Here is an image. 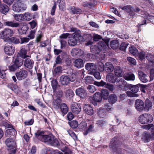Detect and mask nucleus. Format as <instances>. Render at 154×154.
<instances>
[{
    "label": "nucleus",
    "instance_id": "nucleus-1",
    "mask_svg": "<svg viewBox=\"0 0 154 154\" xmlns=\"http://www.w3.org/2000/svg\"><path fill=\"white\" fill-rule=\"evenodd\" d=\"M43 134V132L40 131H38L35 133V137L38 139L43 142L50 144L53 135L51 134L46 135Z\"/></svg>",
    "mask_w": 154,
    "mask_h": 154
},
{
    "label": "nucleus",
    "instance_id": "nucleus-2",
    "mask_svg": "<svg viewBox=\"0 0 154 154\" xmlns=\"http://www.w3.org/2000/svg\"><path fill=\"white\" fill-rule=\"evenodd\" d=\"M153 117L151 114L145 113L140 115L139 117V121L142 124H147L153 121Z\"/></svg>",
    "mask_w": 154,
    "mask_h": 154
},
{
    "label": "nucleus",
    "instance_id": "nucleus-3",
    "mask_svg": "<svg viewBox=\"0 0 154 154\" xmlns=\"http://www.w3.org/2000/svg\"><path fill=\"white\" fill-rule=\"evenodd\" d=\"M14 33L12 29L9 28H5L1 32L0 36L2 38L6 41L10 39V37L13 35Z\"/></svg>",
    "mask_w": 154,
    "mask_h": 154
},
{
    "label": "nucleus",
    "instance_id": "nucleus-4",
    "mask_svg": "<svg viewBox=\"0 0 154 154\" xmlns=\"http://www.w3.org/2000/svg\"><path fill=\"white\" fill-rule=\"evenodd\" d=\"M117 142V137H114L111 140L109 146L114 153L120 154L121 152V149L119 148Z\"/></svg>",
    "mask_w": 154,
    "mask_h": 154
},
{
    "label": "nucleus",
    "instance_id": "nucleus-5",
    "mask_svg": "<svg viewBox=\"0 0 154 154\" xmlns=\"http://www.w3.org/2000/svg\"><path fill=\"white\" fill-rule=\"evenodd\" d=\"M5 143L7 146L9 148L8 150H11V152L14 154L16 150L14 139L12 138H8L6 140Z\"/></svg>",
    "mask_w": 154,
    "mask_h": 154
},
{
    "label": "nucleus",
    "instance_id": "nucleus-6",
    "mask_svg": "<svg viewBox=\"0 0 154 154\" xmlns=\"http://www.w3.org/2000/svg\"><path fill=\"white\" fill-rule=\"evenodd\" d=\"M26 9V7L24 6L23 4L20 2V0H18L17 2L14 3L12 6V9L15 12H20Z\"/></svg>",
    "mask_w": 154,
    "mask_h": 154
},
{
    "label": "nucleus",
    "instance_id": "nucleus-7",
    "mask_svg": "<svg viewBox=\"0 0 154 154\" xmlns=\"http://www.w3.org/2000/svg\"><path fill=\"white\" fill-rule=\"evenodd\" d=\"M4 51L8 55H12L15 51V48L11 44H6L5 45Z\"/></svg>",
    "mask_w": 154,
    "mask_h": 154
},
{
    "label": "nucleus",
    "instance_id": "nucleus-8",
    "mask_svg": "<svg viewBox=\"0 0 154 154\" xmlns=\"http://www.w3.org/2000/svg\"><path fill=\"white\" fill-rule=\"evenodd\" d=\"M76 94L82 98H85L87 95L86 90L83 87L79 88L75 90Z\"/></svg>",
    "mask_w": 154,
    "mask_h": 154
},
{
    "label": "nucleus",
    "instance_id": "nucleus-9",
    "mask_svg": "<svg viewBox=\"0 0 154 154\" xmlns=\"http://www.w3.org/2000/svg\"><path fill=\"white\" fill-rule=\"evenodd\" d=\"M121 8L124 11L129 13V18L133 17L135 14V13L133 12L134 8L130 5L125 6Z\"/></svg>",
    "mask_w": 154,
    "mask_h": 154
},
{
    "label": "nucleus",
    "instance_id": "nucleus-10",
    "mask_svg": "<svg viewBox=\"0 0 154 154\" xmlns=\"http://www.w3.org/2000/svg\"><path fill=\"white\" fill-rule=\"evenodd\" d=\"M144 103L140 99H138L135 101V107L136 109L139 112H142L144 109Z\"/></svg>",
    "mask_w": 154,
    "mask_h": 154
},
{
    "label": "nucleus",
    "instance_id": "nucleus-11",
    "mask_svg": "<svg viewBox=\"0 0 154 154\" xmlns=\"http://www.w3.org/2000/svg\"><path fill=\"white\" fill-rule=\"evenodd\" d=\"M72 112L75 114H78L81 111V105L77 103H73L71 106Z\"/></svg>",
    "mask_w": 154,
    "mask_h": 154
},
{
    "label": "nucleus",
    "instance_id": "nucleus-12",
    "mask_svg": "<svg viewBox=\"0 0 154 154\" xmlns=\"http://www.w3.org/2000/svg\"><path fill=\"white\" fill-rule=\"evenodd\" d=\"M23 65L26 68L31 69L33 67L34 64L33 61L29 57L24 58Z\"/></svg>",
    "mask_w": 154,
    "mask_h": 154
},
{
    "label": "nucleus",
    "instance_id": "nucleus-13",
    "mask_svg": "<svg viewBox=\"0 0 154 154\" xmlns=\"http://www.w3.org/2000/svg\"><path fill=\"white\" fill-rule=\"evenodd\" d=\"M27 74L26 71L22 70L16 73V75L17 79L19 80H21L26 78L27 75Z\"/></svg>",
    "mask_w": 154,
    "mask_h": 154
},
{
    "label": "nucleus",
    "instance_id": "nucleus-14",
    "mask_svg": "<svg viewBox=\"0 0 154 154\" xmlns=\"http://www.w3.org/2000/svg\"><path fill=\"white\" fill-rule=\"evenodd\" d=\"M71 53L72 56L74 57L77 56L80 57L83 55L84 54V52L83 50L77 48H74L72 49Z\"/></svg>",
    "mask_w": 154,
    "mask_h": 154
},
{
    "label": "nucleus",
    "instance_id": "nucleus-15",
    "mask_svg": "<svg viewBox=\"0 0 154 154\" xmlns=\"http://www.w3.org/2000/svg\"><path fill=\"white\" fill-rule=\"evenodd\" d=\"M84 111L85 113L89 115L93 114L94 110L91 106L88 104H85L83 107Z\"/></svg>",
    "mask_w": 154,
    "mask_h": 154
},
{
    "label": "nucleus",
    "instance_id": "nucleus-16",
    "mask_svg": "<svg viewBox=\"0 0 154 154\" xmlns=\"http://www.w3.org/2000/svg\"><path fill=\"white\" fill-rule=\"evenodd\" d=\"M152 102L149 99H147L145 100L144 104V110L148 112L152 109Z\"/></svg>",
    "mask_w": 154,
    "mask_h": 154
},
{
    "label": "nucleus",
    "instance_id": "nucleus-17",
    "mask_svg": "<svg viewBox=\"0 0 154 154\" xmlns=\"http://www.w3.org/2000/svg\"><path fill=\"white\" fill-rule=\"evenodd\" d=\"M4 24L5 26L13 28L18 27L20 26V23H19L9 21H4Z\"/></svg>",
    "mask_w": 154,
    "mask_h": 154
},
{
    "label": "nucleus",
    "instance_id": "nucleus-18",
    "mask_svg": "<svg viewBox=\"0 0 154 154\" xmlns=\"http://www.w3.org/2000/svg\"><path fill=\"white\" fill-rule=\"evenodd\" d=\"M85 68L88 71L94 72L96 69V66L94 63H88L85 65Z\"/></svg>",
    "mask_w": 154,
    "mask_h": 154
},
{
    "label": "nucleus",
    "instance_id": "nucleus-19",
    "mask_svg": "<svg viewBox=\"0 0 154 154\" xmlns=\"http://www.w3.org/2000/svg\"><path fill=\"white\" fill-rule=\"evenodd\" d=\"M114 67L113 65L111 63L106 62L104 65V70L107 72L110 73L114 69Z\"/></svg>",
    "mask_w": 154,
    "mask_h": 154
},
{
    "label": "nucleus",
    "instance_id": "nucleus-20",
    "mask_svg": "<svg viewBox=\"0 0 154 154\" xmlns=\"http://www.w3.org/2000/svg\"><path fill=\"white\" fill-rule=\"evenodd\" d=\"M141 14L143 15V16L142 17L144 18V20L143 22L140 24V25H143L144 24H146V19H148L149 20L153 19L154 17L153 16L149 15L146 12H142V13L140 14Z\"/></svg>",
    "mask_w": 154,
    "mask_h": 154
},
{
    "label": "nucleus",
    "instance_id": "nucleus-21",
    "mask_svg": "<svg viewBox=\"0 0 154 154\" xmlns=\"http://www.w3.org/2000/svg\"><path fill=\"white\" fill-rule=\"evenodd\" d=\"M60 81L61 84L63 85H67L70 83L67 75L61 76L60 78Z\"/></svg>",
    "mask_w": 154,
    "mask_h": 154
},
{
    "label": "nucleus",
    "instance_id": "nucleus-22",
    "mask_svg": "<svg viewBox=\"0 0 154 154\" xmlns=\"http://www.w3.org/2000/svg\"><path fill=\"white\" fill-rule=\"evenodd\" d=\"M124 78L126 80L134 81L135 80V75L132 73H126L123 75Z\"/></svg>",
    "mask_w": 154,
    "mask_h": 154
},
{
    "label": "nucleus",
    "instance_id": "nucleus-23",
    "mask_svg": "<svg viewBox=\"0 0 154 154\" xmlns=\"http://www.w3.org/2000/svg\"><path fill=\"white\" fill-rule=\"evenodd\" d=\"M141 127L146 130L149 131L152 134H154V125L153 124L143 125Z\"/></svg>",
    "mask_w": 154,
    "mask_h": 154
},
{
    "label": "nucleus",
    "instance_id": "nucleus-24",
    "mask_svg": "<svg viewBox=\"0 0 154 154\" xmlns=\"http://www.w3.org/2000/svg\"><path fill=\"white\" fill-rule=\"evenodd\" d=\"M96 1L92 0L89 2H83L82 3V5L84 7H88L91 8L96 4Z\"/></svg>",
    "mask_w": 154,
    "mask_h": 154
},
{
    "label": "nucleus",
    "instance_id": "nucleus-25",
    "mask_svg": "<svg viewBox=\"0 0 154 154\" xmlns=\"http://www.w3.org/2000/svg\"><path fill=\"white\" fill-rule=\"evenodd\" d=\"M74 66L78 68H81L84 66V63L82 60L78 59L75 60L74 62Z\"/></svg>",
    "mask_w": 154,
    "mask_h": 154
},
{
    "label": "nucleus",
    "instance_id": "nucleus-26",
    "mask_svg": "<svg viewBox=\"0 0 154 154\" xmlns=\"http://www.w3.org/2000/svg\"><path fill=\"white\" fill-rule=\"evenodd\" d=\"M53 94L54 96L57 98H60L63 96V92L61 89L57 88L55 91H53Z\"/></svg>",
    "mask_w": 154,
    "mask_h": 154
},
{
    "label": "nucleus",
    "instance_id": "nucleus-27",
    "mask_svg": "<svg viewBox=\"0 0 154 154\" xmlns=\"http://www.w3.org/2000/svg\"><path fill=\"white\" fill-rule=\"evenodd\" d=\"M138 74L140 80L143 82H146L148 81L147 79L148 77L141 71H138Z\"/></svg>",
    "mask_w": 154,
    "mask_h": 154
},
{
    "label": "nucleus",
    "instance_id": "nucleus-28",
    "mask_svg": "<svg viewBox=\"0 0 154 154\" xmlns=\"http://www.w3.org/2000/svg\"><path fill=\"white\" fill-rule=\"evenodd\" d=\"M114 72L115 75L118 77H122L123 75L122 69L119 66H116L114 69Z\"/></svg>",
    "mask_w": 154,
    "mask_h": 154
},
{
    "label": "nucleus",
    "instance_id": "nucleus-29",
    "mask_svg": "<svg viewBox=\"0 0 154 154\" xmlns=\"http://www.w3.org/2000/svg\"><path fill=\"white\" fill-rule=\"evenodd\" d=\"M61 102L60 98H57V99L54 100L53 103L54 108L56 109H58L60 106Z\"/></svg>",
    "mask_w": 154,
    "mask_h": 154
},
{
    "label": "nucleus",
    "instance_id": "nucleus-30",
    "mask_svg": "<svg viewBox=\"0 0 154 154\" xmlns=\"http://www.w3.org/2000/svg\"><path fill=\"white\" fill-rule=\"evenodd\" d=\"M151 138V136L150 134L147 133H143L141 138L142 140L144 142H148Z\"/></svg>",
    "mask_w": 154,
    "mask_h": 154
},
{
    "label": "nucleus",
    "instance_id": "nucleus-31",
    "mask_svg": "<svg viewBox=\"0 0 154 154\" xmlns=\"http://www.w3.org/2000/svg\"><path fill=\"white\" fill-rule=\"evenodd\" d=\"M50 144L55 146H60V143L58 140L54 136L52 137V138L51 140Z\"/></svg>",
    "mask_w": 154,
    "mask_h": 154
},
{
    "label": "nucleus",
    "instance_id": "nucleus-32",
    "mask_svg": "<svg viewBox=\"0 0 154 154\" xmlns=\"http://www.w3.org/2000/svg\"><path fill=\"white\" fill-rule=\"evenodd\" d=\"M14 62V64L19 68L22 65L23 60L22 59L21 57L19 56L15 59Z\"/></svg>",
    "mask_w": 154,
    "mask_h": 154
},
{
    "label": "nucleus",
    "instance_id": "nucleus-33",
    "mask_svg": "<svg viewBox=\"0 0 154 154\" xmlns=\"http://www.w3.org/2000/svg\"><path fill=\"white\" fill-rule=\"evenodd\" d=\"M107 81L111 83H115L116 81V79L112 74L111 73L108 74L106 76Z\"/></svg>",
    "mask_w": 154,
    "mask_h": 154
},
{
    "label": "nucleus",
    "instance_id": "nucleus-34",
    "mask_svg": "<svg viewBox=\"0 0 154 154\" xmlns=\"http://www.w3.org/2000/svg\"><path fill=\"white\" fill-rule=\"evenodd\" d=\"M91 98H93L97 102L99 103L102 100V97L100 93L97 92L94 95L93 97H90L89 99H91Z\"/></svg>",
    "mask_w": 154,
    "mask_h": 154
},
{
    "label": "nucleus",
    "instance_id": "nucleus-35",
    "mask_svg": "<svg viewBox=\"0 0 154 154\" xmlns=\"http://www.w3.org/2000/svg\"><path fill=\"white\" fill-rule=\"evenodd\" d=\"M119 80L117 82L118 86L122 89H124L125 86L126 82L122 79H119Z\"/></svg>",
    "mask_w": 154,
    "mask_h": 154
},
{
    "label": "nucleus",
    "instance_id": "nucleus-36",
    "mask_svg": "<svg viewBox=\"0 0 154 154\" xmlns=\"http://www.w3.org/2000/svg\"><path fill=\"white\" fill-rule=\"evenodd\" d=\"M27 51L25 48L23 47H22L20 50V53H19L20 57H22L24 59L29 57L26 55Z\"/></svg>",
    "mask_w": 154,
    "mask_h": 154
},
{
    "label": "nucleus",
    "instance_id": "nucleus-37",
    "mask_svg": "<svg viewBox=\"0 0 154 154\" xmlns=\"http://www.w3.org/2000/svg\"><path fill=\"white\" fill-rule=\"evenodd\" d=\"M117 97L114 94H110L108 98L109 102L112 104L114 103L117 101Z\"/></svg>",
    "mask_w": 154,
    "mask_h": 154
},
{
    "label": "nucleus",
    "instance_id": "nucleus-38",
    "mask_svg": "<svg viewBox=\"0 0 154 154\" xmlns=\"http://www.w3.org/2000/svg\"><path fill=\"white\" fill-rule=\"evenodd\" d=\"M8 11L9 8L6 5L4 4H1L0 5V12L4 14Z\"/></svg>",
    "mask_w": 154,
    "mask_h": 154
},
{
    "label": "nucleus",
    "instance_id": "nucleus-39",
    "mask_svg": "<svg viewBox=\"0 0 154 154\" xmlns=\"http://www.w3.org/2000/svg\"><path fill=\"white\" fill-rule=\"evenodd\" d=\"M110 45L112 48L114 49L119 47V43L118 40H115L110 42Z\"/></svg>",
    "mask_w": 154,
    "mask_h": 154
},
{
    "label": "nucleus",
    "instance_id": "nucleus-40",
    "mask_svg": "<svg viewBox=\"0 0 154 154\" xmlns=\"http://www.w3.org/2000/svg\"><path fill=\"white\" fill-rule=\"evenodd\" d=\"M104 43L102 42L99 43L97 47H94V50L96 51V52L97 53H99L100 52V51L102 50V49L104 48Z\"/></svg>",
    "mask_w": 154,
    "mask_h": 154
},
{
    "label": "nucleus",
    "instance_id": "nucleus-41",
    "mask_svg": "<svg viewBox=\"0 0 154 154\" xmlns=\"http://www.w3.org/2000/svg\"><path fill=\"white\" fill-rule=\"evenodd\" d=\"M60 111L63 114H66L68 111V109L65 103L61 104L60 106Z\"/></svg>",
    "mask_w": 154,
    "mask_h": 154
},
{
    "label": "nucleus",
    "instance_id": "nucleus-42",
    "mask_svg": "<svg viewBox=\"0 0 154 154\" xmlns=\"http://www.w3.org/2000/svg\"><path fill=\"white\" fill-rule=\"evenodd\" d=\"M129 51L130 52L135 56H137L138 54V52L137 49L134 46H131L129 47Z\"/></svg>",
    "mask_w": 154,
    "mask_h": 154
},
{
    "label": "nucleus",
    "instance_id": "nucleus-43",
    "mask_svg": "<svg viewBox=\"0 0 154 154\" xmlns=\"http://www.w3.org/2000/svg\"><path fill=\"white\" fill-rule=\"evenodd\" d=\"M13 17L14 19L17 21L21 22L23 20L24 16L22 14H14Z\"/></svg>",
    "mask_w": 154,
    "mask_h": 154
},
{
    "label": "nucleus",
    "instance_id": "nucleus-44",
    "mask_svg": "<svg viewBox=\"0 0 154 154\" xmlns=\"http://www.w3.org/2000/svg\"><path fill=\"white\" fill-rule=\"evenodd\" d=\"M69 9L70 10V12H71V13L74 14H80L82 12V11L81 9L80 8H75L74 7H70Z\"/></svg>",
    "mask_w": 154,
    "mask_h": 154
},
{
    "label": "nucleus",
    "instance_id": "nucleus-45",
    "mask_svg": "<svg viewBox=\"0 0 154 154\" xmlns=\"http://www.w3.org/2000/svg\"><path fill=\"white\" fill-rule=\"evenodd\" d=\"M51 84L53 91L55 90L57 88L58 85L57 81L56 79H53L51 82Z\"/></svg>",
    "mask_w": 154,
    "mask_h": 154
},
{
    "label": "nucleus",
    "instance_id": "nucleus-46",
    "mask_svg": "<svg viewBox=\"0 0 154 154\" xmlns=\"http://www.w3.org/2000/svg\"><path fill=\"white\" fill-rule=\"evenodd\" d=\"M96 124L99 126L104 127L106 125L107 122L104 120L100 119L97 121Z\"/></svg>",
    "mask_w": 154,
    "mask_h": 154
},
{
    "label": "nucleus",
    "instance_id": "nucleus-47",
    "mask_svg": "<svg viewBox=\"0 0 154 154\" xmlns=\"http://www.w3.org/2000/svg\"><path fill=\"white\" fill-rule=\"evenodd\" d=\"M66 97L69 98H71L74 96V93L71 89H69L65 92Z\"/></svg>",
    "mask_w": 154,
    "mask_h": 154
},
{
    "label": "nucleus",
    "instance_id": "nucleus-48",
    "mask_svg": "<svg viewBox=\"0 0 154 154\" xmlns=\"http://www.w3.org/2000/svg\"><path fill=\"white\" fill-rule=\"evenodd\" d=\"M100 94L102 97H103L104 99H106L108 97L109 93L107 90L103 89L102 90Z\"/></svg>",
    "mask_w": 154,
    "mask_h": 154
},
{
    "label": "nucleus",
    "instance_id": "nucleus-49",
    "mask_svg": "<svg viewBox=\"0 0 154 154\" xmlns=\"http://www.w3.org/2000/svg\"><path fill=\"white\" fill-rule=\"evenodd\" d=\"M130 90L134 93L136 94L139 90V87L138 85H131Z\"/></svg>",
    "mask_w": 154,
    "mask_h": 154
},
{
    "label": "nucleus",
    "instance_id": "nucleus-50",
    "mask_svg": "<svg viewBox=\"0 0 154 154\" xmlns=\"http://www.w3.org/2000/svg\"><path fill=\"white\" fill-rule=\"evenodd\" d=\"M77 42L76 39L72 38L68 41V43L70 46H74L77 45Z\"/></svg>",
    "mask_w": 154,
    "mask_h": 154
},
{
    "label": "nucleus",
    "instance_id": "nucleus-51",
    "mask_svg": "<svg viewBox=\"0 0 154 154\" xmlns=\"http://www.w3.org/2000/svg\"><path fill=\"white\" fill-rule=\"evenodd\" d=\"M28 28L26 25L23 26L19 30V32L20 34H23L26 33Z\"/></svg>",
    "mask_w": 154,
    "mask_h": 154
},
{
    "label": "nucleus",
    "instance_id": "nucleus-52",
    "mask_svg": "<svg viewBox=\"0 0 154 154\" xmlns=\"http://www.w3.org/2000/svg\"><path fill=\"white\" fill-rule=\"evenodd\" d=\"M105 108L106 110L109 112H111L114 111V108L112 107V105L110 103H106L105 105Z\"/></svg>",
    "mask_w": 154,
    "mask_h": 154
},
{
    "label": "nucleus",
    "instance_id": "nucleus-53",
    "mask_svg": "<svg viewBox=\"0 0 154 154\" xmlns=\"http://www.w3.org/2000/svg\"><path fill=\"white\" fill-rule=\"evenodd\" d=\"M69 78V82H73L76 79V75L74 73H72L70 75H67Z\"/></svg>",
    "mask_w": 154,
    "mask_h": 154
},
{
    "label": "nucleus",
    "instance_id": "nucleus-54",
    "mask_svg": "<svg viewBox=\"0 0 154 154\" xmlns=\"http://www.w3.org/2000/svg\"><path fill=\"white\" fill-rule=\"evenodd\" d=\"M87 126V123L85 121H82L79 125L78 128L80 129L85 130Z\"/></svg>",
    "mask_w": 154,
    "mask_h": 154
},
{
    "label": "nucleus",
    "instance_id": "nucleus-55",
    "mask_svg": "<svg viewBox=\"0 0 154 154\" xmlns=\"http://www.w3.org/2000/svg\"><path fill=\"white\" fill-rule=\"evenodd\" d=\"M85 82L86 84L92 83L93 82L92 77L90 76H87L85 77Z\"/></svg>",
    "mask_w": 154,
    "mask_h": 154
},
{
    "label": "nucleus",
    "instance_id": "nucleus-56",
    "mask_svg": "<svg viewBox=\"0 0 154 154\" xmlns=\"http://www.w3.org/2000/svg\"><path fill=\"white\" fill-rule=\"evenodd\" d=\"M73 38L76 39L77 41H79L81 38H82V36L80 34L74 33L73 34Z\"/></svg>",
    "mask_w": 154,
    "mask_h": 154
},
{
    "label": "nucleus",
    "instance_id": "nucleus-57",
    "mask_svg": "<svg viewBox=\"0 0 154 154\" xmlns=\"http://www.w3.org/2000/svg\"><path fill=\"white\" fill-rule=\"evenodd\" d=\"M127 96L130 97H137L139 96L138 94H135L132 91H128L126 92Z\"/></svg>",
    "mask_w": 154,
    "mask_h": 154
},
{
    "label": "nucleus",
    "instance_id": "nucleus-58",
    "mask_svg": "<svg viewBox=\"0 0 154 154\" xmlns=\"http://www.w3.org/2000/svg\"><path fill=\"white\" fill-rule=\"evenodd\" d=\"M127 60L131 64L135 65L136 64V60L133 58L131 57H127Z\"/></svg>",
    "mask_w": 154,
    "mask_h": 154
},
{
    "label": "nucleus",
    "instance_id": "nucleus-59",
    "mask_svg": "<svg viewBox=\"0 0 154 154\" xmlns=\"http://www.w3.org/2000/svg\"><path fill=\"white\" fill-rule=\"evenodd\" d=\"M68 134L74 140L77 139V137L75 133L71 130H69L67 131Z\"/></svg>",
    "mask_w": 154,
    "mask_h": 154
},
{
    "label": "nucleus",
    "instance_id": "nucleus-60",
    "mask_svg": "<svg viewBox=\"0 0 154 154\" xmlns=\"http://www.w3.org/2000/svg\"><path fill=\"white\" fill-rule=\"evenodd\" d=\"M87 89L88 91L91 93H93L96 90L94 86L91 85H89L87 87Z\"/></svg>",
    "mask_w": 154,
    "mask_h": 154
},
{
    "label": "nucleus",
    "instance_id": "nucleus-61",
    "mask_svg": "<svg viewBox=\"0 0 154 154\" xmlns=\"http://www.w3.org/2000/svg\"><path fill=\"white\" fill-rule=\"evenodd\" d=\"M70 125L72 128H75L77 127H78V122L76 121H73L70 124Z\"/></svg>",
    "mask_w": 154,
    "mask_h": 154
},
{
    "label": "nucleus",
    "instance_id": "nucleus-62",
    "mask_svg": "<svg viewBox=\"0 0 154 154\" xmlns=\"http://www.w3.org/2000/svg\"><path fill=\"white\" fill-rule=\"evenodd\" d=\"M23 15L25 17L26 20L27 21L31 20L32 18V14L29 13H25Z\"/></svg>",
    "mask_w": 154,
    "mask_h": 154
},
{
    "label": "nucleus",
    "instance_id": "nucleus-63",
    "mask_svg": "<svg viewBox=\"0 0 154 154\" xmlns=\"http://www.w3.org/2000/svg\"><path fill=\"white\" fill-rule=\"evenodd\" d=\"M145 53L143 51H141L140 53H138V55L137 56H138L140 60H143L145 58Z\"/></svg>",
    "mask_w": 154,
    "mask_h": 154
},
{
    "label": "nucleus",
    "instance_id": "nucleus-64",
    "mask_svg": "<svg viewBox=\"0 0 154 154\" xmlns=\"http://www.w3.org/2000/svg\"><path fill=\"white\" fill-rule=\"evenodd\" d=\"M65 3L64 0H60L59 3V7L60 9L63 10L65 8Z\"/></svg>",
    "mask_w": 154,
    "mask_h": 154
}]
</instances>
